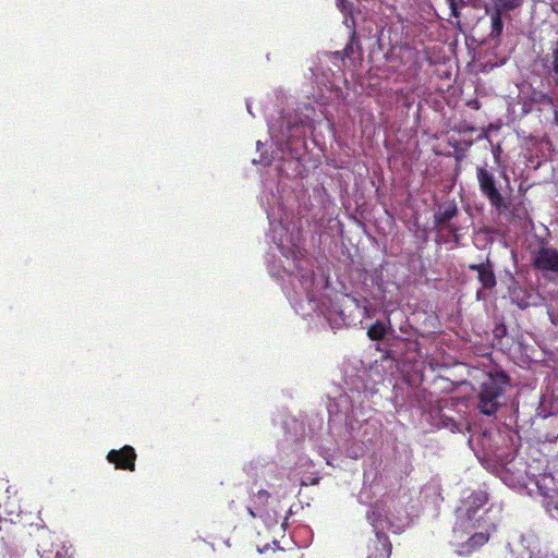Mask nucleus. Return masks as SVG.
<instances>
[{
    "label": "nucleus",
    "instance_id": "obj_27",
    "mask_svg": "<svg viewBox=\"0 0 558 558\" xmlns=\"http://www.w3.org/2000/svg\"><path fill=\"white\" fill-rule=\"evenodd\" d=\"M500 150H501V149H500V146L498 145V146L496 147V149L494 150V154H495V156H496V157H497V155L500 153Z\"/></svg>",
    "mask_w": 558,
    "mask_h": 558
},
{
    "label": "nucleus",
    "instance_id": "obj_23",
    "mask_svg": "<svg viewBox=\"0 0 558 558\" xmlns=\"http://www.w3.org/2000/svg\"><path fill=\"white\" fill-rule=\"evenodd\" d=\"M471 497L474 499V502L478 505V507L483 506L487 501V497L483 493L474 494Z\"/></svg>",
    "mask_w": 558,
    "mask_h": 558
},
{
    "label": "nucleus",
    "instance_id": "obj_9",
    "mask_svg": "<svg viewBox=\"0 0 558 558\" xmlns=\"http://www.w3.org/2000/svg\"><path fill=\"white\" fill-rule=\"evenodd\" d=\"M543 63L547 68L548 76L551 78L554 86L558 89V38L550 43L549 52Z\"/></svg>",
    "mask_w": 558,
    "mask_h": 558
},
{
    "label": "nucleus",
    "instance_id": "obj_1",
    "mask_svg": "<svg viewBox=\"0 0 558 558\" xmlns=\"http://www.w3.org/2000/svg\"><path fill=\"white\" fill-rule=\"evenodd\" d=\"M475 514L476 510L468 509L465 514L458 517L453 527V538L460 555H470L489 541L488 531L474 532L478 522Z\"/></svg>",
    "mask_w": 558,
    "mask_h": 558
},
{
    "label": "nucleus",
    "instance_id": "obj_7",
    "mask_svg": "<svg viewBox=\"0 0 558 558\" xmlns=\"http://www.w3.org/2000/svg\"><path fill=\"white\" fill-rule=\"evenodd\" d=\"M469 269L477 272V280L484 290H493L497 284L493 264L487 260L481 264H470Z\"/></svg>",
    "mask_w": 558,
    "mask_h": 558
},
{
    "label": "nucleus",
    "instance_id": "obj_24",
    "mask_svg": "<svg viewBox=\"0 0 558 558\" xmlns=\"http://www.w3.org/2000/svg\"><path fill=\"white\" fill-rule=\"evenodd\" d=\"M353 301H354V303L356 304V307H361V308H362V311H363V315H364V316H366V317H368V316H369V314H368L367 301H366V300H364L362 305L360 304V301H359V300L353 299Z\"/></svg>",
    "mask_w": 558,
    "mask_h": 558
},
{
    "label": "nucleus",
    "instance_id": "obj_13",
    "mask_svg": "<svg viewBox=\"0 0 558 558\" xmlns=\"http://www.w3.org/2000/svg\"><path fill=\"white\" fill-rule=\"evenodd\" d=\"M543 502L550 517L558 519V490L547 494Z\"/></svg>",
    "mask_w": 558,
    "mask_h": 558
},
{
    "label": "nucleus",
    "instance_id": "obj_15",
    "mask_svg": "<svg viewBox=\"0 0 558 558\" xmlns=\"http://www.w3.org/2000/svg\"><path fill=\"white\" fill-rule=\"evenodd\" d=\"M366 519L369 522V524L373 526L375 533L381 532L380 529L383 527L381 526L383 513L378 507H372L367 511Z\"/></svg>",
    "mask_w": 558,
    "mask_h": 558
},
{
    "label": "nucleus",
    "instance_id": "obj_5",
    "mask_svg": "<svg viewBox=\"0 0 558 558\" xmlns=\"http://www.w3.org/2000/svg\"><path fill=\"white\" fill-rule=\"evenodd\" d=\"M459 213L458 206L454 201L444 202L438 205L434 214V226L438 230H446L454 236L456 242L459 241L460 228L452 223L451 220L457 217Z\"/></svg>",
    "mask_w": 558,
    "mask_h": 558
},
{
    "label": "nucleus",
    "instance_id": "obj_11",
    "mask_svg": "<svg viewBox=\"0 0 558 558\" xmlns=\"http://www.w3.org/2000/svg\"><path fill=\"white\" fill-rule=\"evenodd\" d=\"M509 296L512 303L524 310L531 305V293L527 289L514 283L509 288Z\"/></svg>",
    "mask_w": 558,
    "mask_h": 558
},
{
    "label": "nucleus",
    "instance_id": "obj_4",
    "mask_svg": "<svg viewBox=\"0 0 558 558\" xmlns=\"http://www.w3.org/2000/svg\"><path fill=\"white\" fill-rule=\"evenodd\" d=\"M531 264L536 271L544 276L547 274H558V250L556 247L543 244L532 252Z\"/></svg>",
    "mask_w": 558,
    "mask_h": 558
},
{
    "label": "nucleus",
    "instance_id": "obj_19",
    "mask_svg": "<svg viewBox=\"0 0 558 558\" xmlns=\"http://www.w3.org/2000/svg\"><path fill=\"white\" fill-rule=\"evenodd\" d=\"M355 43H356V33L353 29V32L351 33V36H350V41L347 44V46L344 47V49L342 51L344 58H350L353 54V52H354L353 46Z\"/></svg>",
    "mask_w": 558,
    "mask_h": 558
},
{
    "label": "nucleus",
    "instance_id": "obj_3",
    "mask_svg": "<svg viewBox=\"0 0 558 558\" xmlns=\"http://www.w3.org/2000/svg\"><path fill=\"white\" fill-rule=\"evenodd\" d=\"M476 179L482 195L487 198L490 206L500 215L506 213L511 206V202L500 193L495 175L485 167L478 166Z\"/></svg>",
    "mask_w": 558,
    "mask_h": 558
},
{
    "label": "nucleus",
    "instance_id": "obj_12",
    "mask_svg": "<svg viewBox=\"0 0 558 558\" xmlns=\"http://www.w3.org/2000/svg\"><path fill=\"white\" fill-rule=\"evenodd\" d=\"M493 5L490 8L500 12H510L522 7L524 0H492Z\"/></svg>",
    "mask_w": 558,
    "mask_h": 558
},
{
    "label": "nucleus",
    "instance_id": "obj_18",
    "mask_svg": "<svg viewBox=\"0 0 558 558\" xmlns=\"http://www.w3.org/2000/svg\"><path fill=\"white\" fill-rule=\"evenodd\" d=\"M40 558H70L68 550L63 546H57L54 549L46 550Z\"/></svg>",
    "mask_w": 558,
    "mask_h": 558
},
{
    "label": "nucleus",
    "instance_id": "obj_20",
    "mask_svg": "<svg viewBox=\"0 0 558 558\" xmlns=\"http://www.w3.org/2000/svg\"><path fill=\"white\" fill-rule=\"evenodd\" d=\"M270 497V494L266 489H259L255 495V504L264 507Z\"/></svg>",
    "mask_w": 558,
    "mask_h": 558
},
{
    "label": "nucleus",
    "instance_id": "obj_25",
    "mask_svg": "<svg viewBox=\"0 0 558 558\" xmlns=\"http://www.w3.org/2000/svg\"><path fill=\"white\" fill-rule=\"evenodd\" d=\"M399 52L402 54V56H411L414 53V50L412 48H410L409 46H402L399 48Z\"/></svg>",
    "mask_w": 558,
    "mask_h": 558
},
{
    "label": "nucleus",
    "instance_id": "obj_8",
    "mask_svg": "<svg viewBox=\"0 0 558 558\" xmlns=\"http://www.w3.org/2000/svg\"><path fill=\"white\" fill-rule=\"evenodd\" d=\"M391 543L384 532H376V536L368 544L367 558H390Z\"/></svg>",
    "mask_w": 558,
    "mask_h": 558
},
{
    "label": "nucleus",
    "instance_id": "obj_14",
    "mask_svg": "<svg viewBox=\"0 0 558 558\" xmlns=\"http://www.w3.org/2000/svg\"><path fill=\"white\" fill-rule=\"evenodd\" d=\"M387 333L386 326L383 322L377 320L367 329V337L374 341H380Z\"/></svg>",
    "mask_w": 558,
    "mask_h": 558
},
{
    "label": "nucleus",
    "instance_id": "obj_6",
    "mask_svg": "<svg viewBox=\"0 0 558 558\" xmlns=\"http://www.w3.org/2000/svg\"><path fill=\"white\" fill-rule=\"evenodd\" d=\"M137 454L132 446L125 445L121 449H112L107 454L108 462L114 464L116 469L133 472Z\"/></svg>",
    "mask_w": 558,
    "mask_h": 558
},
{
    "label": "nucleus",
    "instance_id": "obj_26",
    "mask_svg": "<svg viewBox=\"0 0 558 558\" xmlns=\"http://www.w3.org/2000/svg\"><path fill=\"white\" fill-rule=\"evenodd\" d=\"M247 511H248V513H250V515H251L252 518H255V517H256V513L253 511V509H252L251 507H248V508H247Z\"/></svg>",
    "mask_w": 558,
    "mask_h": 558
},
{
    "label": "nucleus",
    "instance_id": "obj_10",
    "mask_svg": "<svg viewBox=\"0 0 558 558\" xmlns=\"http://www.w3.org/2000/svg\"><path fill=\"white\" fill-rule=\"evenodd\" d=\"M485 13L490 19V32L488 34L489 39L500 43L501 35L504 32V12L495 10L493 8H485Z\"/></svg>",
    "mask_w": 558,
    "mask_h": 558
},
{
    "label": "nucleus",
    "instance_id": "obj_2",
    "mask_svg": "<svg viewBox=\"0 0 558 558\" xmlns=\"http://www.w3.org/2000/svg\"><path fill=\"white\" fill-rule=\"evenodd\" d=\"M509 386V376L504 371L488 373L481 384L477 395V409L486 415L493 416L502 405V397Z\"/></svg>",
    "mask_w": 558,
    "mask_h": 558
},
{
    "label": "nucleus",
    "instance_id": "obj_22",
    "mask_svg": "<svg viewBox=\"0 0 558 558\" xmlns=\"http://www.w3.org/2000/svg\"><path fill=\"white\" fill-rule=\"evenodd\" d=\"M446 2L448 3V5L450 8L451 15L458 19L460 16V12L458 10V4H457L458 0H446Z\"/></svg>",
    "mask_w": 558,
    "mask_h": 558
},
{
    "label": "nucleus",
    "instance_id": "obj_16",
    "mask_svg": "<svg viewBox=\"0 0 558 558\" xmlns=\"http://www.w3.org/2000/svg\"><path fill=\"white\" fill-rule=\"evenodd\" d=\"M441 426L449 428L451 432L461 433L463 430L462 422H457L454 418L448 417L446 415L441 416Z\"/></svg>",
    "mask_w": 558,
    "mask_h": 558
},
{
    "label": "nucleus",
    "instance_id": "obj_17",
    "mask_svg": "<svg viewBox=\"0 0 558 558\" xmlns=\"http://www.w3.org/2000/svg\"><path fill=\"white\" fill-rule=\"evenodd\" d=\"M533 100L536 104L548 106V107H555L556 106L554 98L549 94L544 93V92H537V93L535 92L533 94Z\"/></svg>",
    "mask_w": 558,
    "mask_h": 558
},
{
    "label": "nucleus",
    "instance_id": "obj_21",
    "mask_svg": "<svg viewBox=\"0 0 558 558\" xmlns=\"http://www.w3.org/2000/svg\"><path fill=\"white\" fill-rule=\"evenodd\" d=\"M507 211H510V215L514 219H523L527 215V211H526V209L523 206L522 207L513 206L512 209L509 208Z\"/></svg>",
    "mask_w": 558,
    "mask_h": 558
}]
</instances>
